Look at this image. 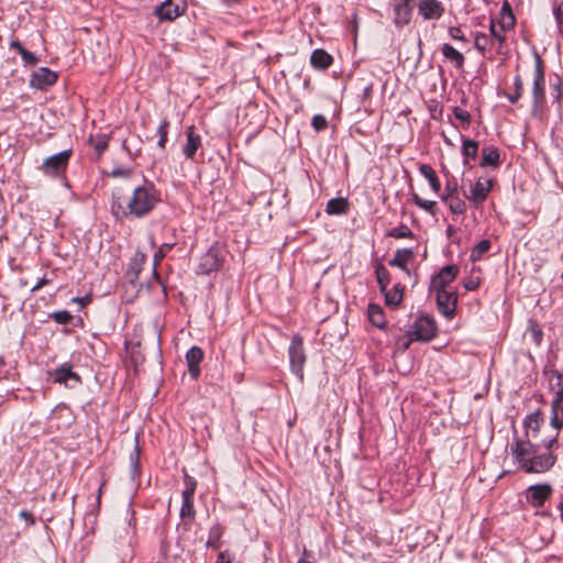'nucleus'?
Here are the masks:
<instances>
[{"instance_id":"nucleus-1","label":"nucleus","mask_w":563,"mask_h":563,"mask_svg":"<svg viewBox=\"0 0 563 563\" xmlns=\"http://www.w3.org/2000/svg\"><path fill=\"white\" fill-rule=\"evenodd\" d=\"M558 438L552 437L547 442L531 444L529 441H514L511 454L519 467L526 473H544L556 462L553 448L558 446Z\"/></svg>"},{"instance_id":"nucleus-2","label":"nucleus","mask_w":563,"mask_h":563,"mask_svg":"<svg viewBox=\"0 0 563 563\" xmlns=\"http://www.w3.org/2000/svg\"><path fill=\"white\" fill-rule=\"evenodd\" d=\"M159 201L161 194L154 184L145 181L126 199L113 195L111 212L117 219H140L152 212Z\"/></svg>"},{"instance_id":"nucleus-3","label":"nucleus","mask_w":563,"mask_h":563,"mask_svg":"<svg viewBox=\"0 0 563 563\" xmlns=\"http://www.w3.org/2000/svg\"><path fill=\"white\" fill-rule=\"evenodd\" d=\"M224 262V251L219 244H213L209 250L200 257L198 265V273L208 275L212 272H218Z\"/></svg>"},{"instance_id":"nucleus-4","label":"nucleus","mask_w":563,"mask_h":563,"mask_svg":"<svg viewBox=\"0 0 563 563\" xmlns=\"http://www.w3.org/2000/svg\"><path fill=\"white\" fill-rule=\"evenodd\" d=\"M533 111H541L545 104V75L542 60L536 56V69L532 85Z\"/></svg>"},{"instance_id":"nucleus-5","label":"nucleus","mask_w":563,"mask_h":563,"mask_svg":"<svg viewBox=\"0 0 563 563\" xmlns=\"http://www.w3.org/2000/svg\"><path fill=\"white\" fill-rule=\"evenodd\" d=\"M289 362L292 373L300 379L303 378V366L306 363V353L303 349V340L300 335L292 336L289 349Z\"/></svg>"},{"instance_id":"nucleus-6","label":"nucleus","mask_w":563,"mask_h":563,"mask_svg":"<svg viewBox=\"0 0 563 563\" xmlns=\"http://www.w3.org/2000/svg\"><path fill=\"white\" fill-rule=\"evenodd\" d=\"M185 489L183 492V503L180 507V517L185 523H191L195 519V506H194V495L196 490L197 483L196 481L189 476L185 475Z\"/></svg>"},{"instance_id":"nucleus-7","label":"nucleus","mask_w":563,"mask_h":563,"mask_svg":"<svg viewBox=\"0 0 563 563\" xmlns=\"http://www.w3.org/2000/svg\"><path fill=\"white\" fill-rule=\"evenodd\" d=\"M437 322L430 316H420L411 325L410 335L413 340L430 341L437 334Z\"/></svg>"},{"instance_id":"nucleus-8","label":"nucleus","mask_w":563,"mask_h":563,"mask_svg":"<svg viewBox=\"0 0 563 563\" xmlns=\"http://www.w3.org/2000/svg\"><path fill=\"white\" fill-rule=\"evenodd\" d=\"M71 156V150H65L44 159L42 170L45 175L57 177L63 174Z\"/></svg>"},{"instance_id":"nucleus-9","label":"nucleus","mask_w":563,"mask_h":563,"mask_svg":"<svg viewBox=\"0 0 563 563\" xmlns=\"http://www.w3.org/2000/svg\"><path fill=\"white\" fill-rule=\"evenodd\" d=\"M542 422L543 418L540 410L528 415L523 420L525 438L516 439L515 441H529L531 444L547 442L548 440L539 439V430Z\"/></svg>"},{"instance_id":"nucleus-10","label":"nucleus","mask_w":563,"mask_h":563,"mask_svg":"<svg viewBox=\"0 0 563 563\" xmlns=\"http://www.w3.org/2000/svg\"><path fill=\"white\" fill-rule=\"evenodd\" d=\"M435 300L439 311L448 319L453 318L457 305V295L455 291L435 290Z\"/></svg>"},{"instance_id":"nucleus-11","label":"nucleus","mask_w":563,"mask_h":563,"mask_svg":"<svg viewBox=\"0 0 563 563\" xmlns=\"http://www.w3.org/2000/svg\"><path fill=\"white\" fill-rule=\"evenodd\" d=\"M553 488L550 484H536L527 488L526 500L532 507L539 508L551 497Z\"/></svg>"},{"instance_id":"nucleus-12","label":"nucleus","mask_w":563,"mask_h":563,"mask_svg":"<svg viewBox=\"0 0 563 563\" xmlns=\"http://www.w3.org/2000/svg\"><path fill=\"white\" fill-rule=\"evenodd\" d=\"M558 391L555 393V397L552 401L551 410V426L556 430L563 428V374H558Z\"/></svg>"},{"instance_id":"nucleus-13","label":"nucleus","mask_w":563,"mask_h":563,"mask_svg":"<svg viewBox=\"0 0 563 563\" xmlns=\"http://www.w3.org/2000/svg\"><path fill=\"white\" fill-rule=\"evenodd\" d=\"M459 274V267L456 265H446L440 269V272L432 277L430 284V290H445L448 286L456 278Z\"/></svg>"},{"instance_id":"nucleus-14","label":"nucleus","mask_w":563,"mask_h":563,"mask_svg":"<svg viewBox=\"0 0 563 563\" xmlns=\"http://www.w3.org/2000/svg\"><path fill=\"white\" fill-rule=\"evenodd\" d=\"M493 188V180L487 178H479L471 188L470 195H465L475 208H478L487 198Z\"/></svg>"},{"instance_id":"nucleus-15","label":"nucleus","mask_w":563,"mask_h":563,"mask_svg":"<svg viewBox=\"0 0 563 563\" xmlns=\"http://www.w3.org/2000/svg\"><path fill=\"white\" fill-rule=\"evenodd\" d=\"M418 13L423 20H439L444 14V5L439 0H419L418 1Z\"/></svg>"},{"instance_id":"nucleus-16","label":"nucleus","mask_w":563,"mask_h":563,"mask_svg":"<svg viewBox=\"0 0 563 563\" xmlns=\"http://www.w3.org/2000/svg\"><path fill=\"white\" fill-rule=\"evenodd\" d=\"M57 74L47 67H41L34 71L30 79V86L36 89H45L57 81Z\"/></svg>"},{"instance_id":"nucleus-17","label":"nucleus","mask_w":563,"mask_h":563,"mask_svg":"<svg viewBox=\"0 0 563 563\" xmlns=\"http://www.w3.org/2000/svg\"><path fill=\"white\" fill-rule=\"evenodd\" d=\"M411 1L412 0H391L394 23L397 26L401 27L410 22L412 14Z\"/></svg>"},{"instance_id":"nucleus-18","label":"nucleus","mask_w":563,"mask_h":563,"mask_svg":"<svg viewBox=\"0 0 563 563\" xmlns=\"http://www.w3.org/2000/svg\"><path fill=\"white\" fill-rule=\"evenodd\" d=\"M184 3H175L174 0H165L156 8L155 13L159 20L173 21L185 12Z\"/></svg>"},{"instance_id":"nucleus-19","label":"nucleus","mask_w":563,"mask_h":563,"mask_svg":"<svg viewBox=\"0 0 563 563\" xmlns=\"http://www.w3.org/2000/svg\"><path fill=\"white\" fill-rule=\"evenodd\" d=\"M186 143L183 146V153L186 158L194 159L197 151L201 147V136L197 133L196 128L190 125L186 129Z\"/></svg>"},{"instance_id":"nucleus-20","label":"nucleus","mask_w":563,"mask_h":563,"mask_svg":"<svg viewBox=\"0 0 563 563\" xmlns=\"http://www.w3.org/2000/svg\"><path fill=\"white\" fill-rule=\"evenodd\" d=\"M205 356L203 351L199 346H191L186 353V363L189 375L192 379H197L200 375V363Z\"/></svg>"},{"instance_id":"nucleus-21","label":"nucleus","mask_w":563,"mask_h":563,"mask_svg":"<svg viewBox=\"0 0 563 563\" xmlns=\"http://www.w3.org/2000/svg\"><path fill=\"white\" fill-rule=\"evenodd\" d=\"M49 375L52 376L53 382L56 384H66L68 379L80 383V376L73 372L71 365L69 363H64L56 367L52 373H49Z\"/></svg>"},{"instance_id":"nucleus-22","label":"nucleus","mask_w":563,"mask_h":563,"mask_svg":"<svg viewBox=\"0 0 563 563\" xmlns=\"http://www.w3.org/2000/svg\"><path fill=\"white\" fill-rule=\"evenodd\" d=\"M441 51H442L444 58L448 62H450L456 69L463 68L465 57L461 52H459L452 45L446 44V43L442 45Z\"/></svg>"},{"instance_id":"nucleus-23","label":"nucleus","mask_w":563,"mask_h":563,"mask_svg":"<svg viewBox=\"0 0 563 563\" xmlns=\"http://www.w3.org/2000/svg\"><path fill=\"white\" fill-rule=\"evenodd\" d=\"M332 62V56L324 49L318 48L311 53L310 63L317 69L324 70L331 66Z\"/></svg>"},{"instance_id":"nucleus-24","label":"nucleus","mask_w":563,"mask_h":563,"mask_svg":"<svg viewBox=\"0 0 563 563\" xmlns=\"http://www.w3.org/2000/svg\"><path fill=\"white\" fill-rule=\"evenodd\" d=\"M508 20L509 21L505 19L504 23H496L494 20L490 21V35L499 43V45H501L505 41L504 32L506 27H510L514 24V15L511 13H509Z\"/></svg>"},{"instance_id":"nucleus-25","label":"nucleus","mask_w":563,"mask_h":563,"mask_svg":"<svg viewBox=\"0 0 563 563\" xmlns=\"http://www.w3.org/2000/svg\"><path fill=\"white\" fill-rule=\"evenodd\" d=\"M412 256L413 252L410 249L397 250L394 258L389 261V265L399 267L400 269L408 272L407 264Z\"/></svg>"},{"instance_id":"nucleus-26","label":"nucleus","mask_w":563,"mask_h":563,"mask_svg":"<svg viewBox=\"0 0 563 563\" xmlns=\"http://www.w3.org/2000/svg\"><path fill=\"white\" fill-rule=\"evenodd\" d=\"M419 172L429 181L431 189L435 194H439V191L441 189V184L437 176L435 170L428 164H420Z\"/></svg>"},{"instance_id":"nucleus-27","label":"nucleus","mask_w":563,"mask_h":563,"mask_svg":"<svg viewBox=\"0 0 563 563\" xmlns=\"http://www.w3.org/2000/svg\"><path fill=\"white\" fill-rule=\"evenodd\" d=\"M500 163V155L497 147H484L482 151L481 166H498Z\"/></svg>"},{"instance_id":"nucleus-28","label":"nucleus","mask_w":563,"mask_h":563,"mask_svg":"<svg viewBox=\"0 0 563 563\" xmlns=\"http://www.w3.org/2000/svg\"><path fill=\"white\" fill-rule=\"evenodd\" d=\"M368 319L371 323L377 328H384L386 324L385 314L383 309L375 303L368 305Z\"/></svg>"},{"instance_id":"nucleus-29","label":"nucleus","mask_w":563,"mask_h":563,"mask_svg":"<svg viewBox=\"0 0 563 563\" xmlns=\"http://www.w3.org/2000/svg\"><path fill=\"white\" fill-rule=\"evenodd\" d=\"M223 527L219 523L213 525L209 530V538L207 540L206 545L208 548H212L214 550H218L221 548V537L223 533Z\"/></svg>"},{"instance_id":"nucleus-30","label":"nucleus","mask_w":563,"mask_h":563,"mask_svg":"<svg viewBox=\"0 0 563 563\" xmlns=\"http://www.w3.org/2000/svg\"><path fill=\"white\" fill-rule=\"evenodd\" d=\"M349 202L345 198H333L327 203L325 211L329 214H342L347 211Z\"/></svg>"},{"instance_id":"nucleus-31","label":"nucleus","mask_w":563,"mask_h":563,"mask_svg":"<svg viewBox=\"0 0 563 563\" xmlns=\"http://www.w3.org/2000/svg\"><path fill=\"white\" fill-rule=\"evenodd\" d=\"M89 143L93 146L96 152V158H100L101 155L109 146V136L104 134H98L89 137Z\"/></svg>"},{"instance_id":"nucleus-32","label":"nucleus","mask_w":563,"mask_h":563,"mask_svg":"<svg viewBox=\"0 0 563 563\" xmlns=\"http://www.w3.org/2000/svg\"><path fill=\"white\" fill-rule=\"evenodd\" d=\"M490 249V241L482 240L479 241L471 252V261L477 262L482 258V256L487 253Z\"/></svg>"},{"instance_id":"nucleus-33","label":"nucleus","mask_w":563,"mask_h":563,"mask_svg":"<svg viewBox=\"0 0 563 563\" xmlns=\"http://www.w3.org/2000/svg\"><path fill=\"white\" fill-rule=\"evenodd\" d=\"M386 303L389 306H398L402 300V287L394 286L390 291H385Z\"/></svg>"},{"instance_id":"nucleus-34","label":"nucleus","mask_w":563,"mask_h":563,"mask_svg":"<svg viewBox=\"0 0 563 563\" xmlns=\"http://www.w3.org/2000/svg\"><path fill=\"white\" fill-rule=\"evenodd\" d=\"M454 214H463L466 211V203L459 196L443 201Z\"/></svg>"},{"instance_id":"nucleus-35","label":"nucleus","mask_w":563,"mask_h":563,"mask_svg":"<svg viewBox=\"0 0 563 563\" xmlns=\"http://www.w3.org/2000/svg\"><path fill=\"white\" fill-rule=\"evenodd\" d=\"M140 455H141V450L139 448V444L136 443L134 445L133 451L130 454V467H131V474H132L133 478L140 474Z\"/></svg>"},{"instance_id":"nucleus-36","label":"nucleus","mask_w":563,"mask_h":563,"mask_svg":"<svg viewBox=\"0 0 563 563\" xmlns=\"http://www.w3.org/2000/svg\"><path fill=\"white\" fill-rule=\"evenodd\" d=\"M387 236H390L394 239H406V238H412L413 233L406 224H400V225L395 227L391 230H389L387 233Z\"/></svg>"},{"instance_id":"nucleus-37","label":"nucleus","mask_w":563,"mask_h":563,"mask_svg":"<svg viewBox=\"0 0 563 563\" xmlns=\"http://www.w3.org/2000/svg\"><path fill=\"white\" fill-rule=\"evenodd\" d=\"M375 273L380 291L385 292L389 284V272L383 265H379Z\"/></svg>"},{"instance_id":"nucleus-38","label":"nucleus","mask_w":563,"mask_h":563,"mask_svg":"<svg viewBox=\"0 0 563 563\" xmlns=\"http://www.w3.org/2000/svg\"><path fill=\"white\" fill-rule=\"evenodd\" d=\"M412 201L420 209L434 214L435 201L424 200L416 192L412 194Z\"/></svg>"},{"instance_id":"nucleus-39","label":"nucleus","mask_w":563,"mask_h":563,"mask_svg":"<svg viewBox=\"0 0 563 563\" xmlns=\"http://www.w3.org/2000/svg\"><path fill=\"white\" fill-rule=\"evenodd\" d=\"M492 45V41L488 35L484 33H476L474 36V47L482 54L485 53L488 46Z\"/></svg>"},{"instance_id":"nucleus-40","label":"nucleus","mask_w":563,"mask_h":563,"mask_svg":"<svg viewBox=\"0 0 563 563\" xmlns=\"http://www.w3.org/2000/svg\"><path fill=\"white\" fill-rule=\"evenodd\" d=\"M478 152V143L466 139L463 141L462 154L464 157L475 158Z\"/></svg>"},{"instance_id":"nucleus-41","label":"nucleus","mask_w":563,"mask_h":563,"mask_svg":"<svg viewBox=\"0 0 563 563\" xmlns=\"http://www.w3.org/2000/svg\"><path fill=\"white\" fill-rule=\"evenodd\" d=\"M174 247L173 243H164L162 244L157 252L154 254V269L159 264V262L166 256V254Z\"/></svg>"},{"instance_id":"nucleus-42","label":"nucleus","mask_w":563,"mask_h":563,"mask_svg":"<svg viewBox=\"0 0 563 563\" xmlns=\"http://www.w3.org/2000/svg\"><path fill=\"white\" fill-rule=\"evenodd\" d=\"M514 85H515V88H517V93L508 96V100L511 103H516L519 100V98L521 97L522 91H523V82H522V79H521V77L519 75H517L515 77Z\"/></svg>"},{"instance_id":"nucleus-43","label":"nucleus","mask_w":563,"mask_h":563,"mask_svg":"<svg viewBox=\"0 0 563 563\" xmlns=\"http://www.w3.org/2000/svg\"><path fill=\"white\" fill-rule=\"evenodd\" d=\"M457 196H459V194H457V184L449 181L445 185L444 192L441 195V200L445 201L448 199H451V198L457 197Z\"/></svg>"},{"instance_id":"nucleus-44","label":"nucleus","mask_w":563,"mask_h":563,"mask_svg":"<svg viewBox=\"0 0 563 563\" xmlns=\"http://www.w3.org/2000/svg\"><path fill=\"white\" fill-rule=\"evenodd\" d=\"M311 125L317 132H320L327 129L328 121L324 115L316 114L311 120Z\"/></svg>"},{"instance_id":"nucleus-45","label":"nucleus","mask_w":563,"mask_h":563,"mask_svg":"<svg viewBox=\"0 0 563 563\" xmlns=\"http://www.w3.org/2000/svg\"><path fill=\"white\" fill-rule=\"evenodd\" d=\"M453 114H454L455 119L461 121L463 124L468 125L471 123V114L468 111H466L460 107H455V108H453Z\"/></svg>"},{"instance_id":"nucleus-46","label":"nucleus","mask_w":563,"mask_h":563,"mask_svg":"<svg viewBox=\"0 0 563 563\" xmlns=\"http://www.w3.org/2000/svg\"><path fill=\"white\" fill-rule=\"evenodd\" d=\"M52 318L59 324H67L71 321L73 316L68 311L63 310L52 313Z\"/></svg>"},{"instance_id":"nucleus-47","label":"nucleus","mask_w":563,"mask_h":563,"mask_svg":"<svg viewBox=\"0 0 563 563\" xmlns=\"http://www.w3.org/2000/svg\"><path fill=\"white\" fill-rule=\"evenodd\" d=\"M529 332H530V335L533 340V342L539 345L542 341V336H543V333H542V330L539 328V325L537 323H531L530 328H529Z\"/></svg>"},{"instance_id":"nucleus-48","label":"nucleus","mask_w":563,"mask_h":563,"mask_svg":"<svg viewBox=\"0 0 563 563\" xmlns=\"http://www.w3.org/2000/svg\"><path fill=\"white\" fill-rule=\"evenodd\" d=\"M20 55H21L23 62L27 65H35L38 62V58L35 56V54L27 51L26 48H23L20 52Z\"/></svg>"},{"instance_id":"nucleus-49","label":"nucleus","mask_w":563,"mask_h":563,"mask_svg":"<svg viewBox=\"0 0 563 563\" xmlns=\"http://www.w3.org/2000/svg\"><path fill=\"white\" fill-rule=\"evenodd\" d=\"M449 35L456 41L466 42V37L464 36L462 30L456 26H451L449 29Z\"/></svg>"},{"instance_id":"nucleus-50","label":"nucleus","mask_w":563,"mask_h":563,"mask_svg":"<svg viewBox=\"0 0 563 563\" xmlns=\"http://www.w3.org/2000/svg\"><path fill=\"white\" fill-rule=\"evenodd\" d=\"M169 121L167 119H163L157 128V133L159 137L167 139L168 135Z\"/></svg>"},{"instance_id":"nucleus-51","label":"nucleus","mask_w":563,"mask_h":563,"mask_svg":"<svg viewBox=\"0 0 563 563\" xmlns=\"http://www.w3.org/2000/svg\"><path fill=\"white\" fill-rule=\"evenodd\" d=\"M553 14L559 25L563 24V0L558 2L553 9Z\"/></svg>"},{"instance_id":"nucleus-52","label":"nucleus","mask_w":563,"mask_h":563,"mask_svg":"<svg viewBox=\"0 0 563 563\" xmlns=\"http://www.w3.org/2000/svg\"><path fill=\"white\" fill-rule=\"evenodd\" d=\"M19 517L26 521L27 525L33 526L35 523V519L32 512L27 510H21L19 512Z\"/></svg>"},{"instance_id":"nucleus-53","label":"nucleus","mask_w":563,"mask_h":563,"mask_svg":"<svg viewBox=\"0 0 563 563\" xmlns=\"http://www.w3.org/2000/svg\"><path fill=\"white\" fill-rule=\"evenodd\" d=\"M111 175L114 177H129L130 170L123 168H115L112 170Z\"/></svg>"},{"instance_id":"nucleus-54","label":"nucleus","mask_w":563,"mask_h":563,"mask_svg":"<svg viewBox=\"0 0 563 563\" xmlns=\"http://www.w3.org/2000/svg\"><path fill=\"white\" fill-rule=\"evenodd\" d=\"M49 283V279H46L45 277L41 278L37 284H35L33 287H32V291H36L38 289H41L43 286L47 285Z\"/></svg>"},{"instance_id":"nucleus-55","label":"nucleus","mask_w":563,"mask_h":563,"mask_svg":"<svg viewBox=\"0 0 563 563\" xmlns=\"http://www.w3.org/2000/svg\"><path fill=\"white\" fill-rule=\"evenodd\" d=\"M217 563H231V559L227 554V552H220L218 555Z\"/></svg>"},{"instance_id":"nucleus-56","label":"nucleus","mask_w":563,"mask_h":563,"mask_svg":"<svg viewBox=\"0 0 563 563\" xmlns=\"http://www.w3.org/2000/svg\"><path fill=\"white\" fill-rule=\"evenodd\" d=\"M478 285H479V282L471 279V280L466 282L464 286L467 290H475L478 287Z\"/></svg>"},{"instance_id":"nucleus-57","label":"nucleus","mask_w":563,"mask_h":563,"mask_svg":"<svg viewBox=\"0 0 563 563\" xmlns=\"http://www.w3.org/2000/svg\"><path fill=\"white\" fill-rule=\"evenodd\" d=\"M10 47L16 49L19 53L24 48L18 40H12L10 42Z\"/></svg>"},{"instance_id":"nucleus-58","label":"nucleus","mask_w":563,"mask_h":563,"mask_svg":"<svg viewBox=\"0 0 563 563\" xmlns=\"http://www.w3.org/2000/svg\"><path fill=\"white\" fill-rule=\"evenodd\" d=\"M139 264H140V263L137 262V258H136V257L134 258V262H133V263H131V268H132V269H135V275H137V273H139V271H140Z\"/></svg>"},{"instance_id":"nucleus-59","label":"nucleus","mask_w":563,"mask_h":563,"mask_svg":"<svg viewBox=\"0 0 563 563\" xmlns=\"http://www.w3.org/2000/svg\"><path fill=\"white\" fill-rule=\"evenodd\" d=\"M455 231H456L455 228L450 224L446 228V235L450 238V236H452L455 233Z\"/></svg>"},{"instance_id":"nucleus-60","label":"nucleus","mask_w":563,"mask_h":563,"mask_svg":"<svg viewBox=\"0 0 563 563\" xmlns=\"http://www.w3.org/2000/svg\"><path fill=\"white\" fill-rule=\"evenodd\" d=\"M558 508H559V510H560L561 519H562V521H563V495L561 496V500H560V503H559V505H558Z\"/></svg>"},{"instance_id":"nucleus-61","label":"nucleus","mask_w":563,"mask_h":563,"mask_svg":"<svg viewBox=\"0 0 563 563\" xmlns=\"http://www.w3.org/2000/svg\"><path fill=\"white\" fill-rule=\"evenodd\" d=\"M166 142H167V139H162V137H159V140H158V142H157V145H158L161 148H165Z\"/></svg>"},{"instance_id":"nucleus-62","label":"nucleus","mask_w":563,"mask_h":563,"mask_svg":"<svg viewBox=\"0 0 563 563\" xmlns=\"http://www.w3.org/2000/svg\"><path fill=\"white\" fill-rule=\"evenodd\" d=\"M104 486V483H102L99 488H98V496H97V499L98 501L100 500V497H101V493H102V487Z\"/></svg>"},{"instance_id":"nucleus-63","label":"nucleus","mask_w":563,"mask_h":563,"mask_svg":"<svg viewBox=\"0 0 563 563\" xmlns=\"http://www.w3.org/2000/svg\"><path fill=\"white\" fill-rule=\"evenodd\" d=\"M5 365V360L2 355H0V366Z\"/></svg>"},{"instance_id":"nucleus-64","label":"nucleus","mask_w":563,"mask_h":563,"mask_svg":"<svg viewBox=\"0 0 563 563\" xmlns=\"http://www.w3.org/2000/svg\"><path fill=\"white\" fill-rule=\"evenodd\" d=\"M144 258H145V255H144V254H141V260H140V262H143V261H144Z\"/></svg>"}]
</instances>
